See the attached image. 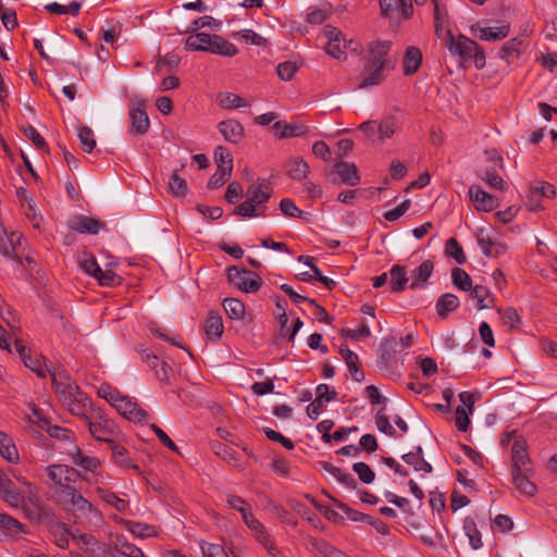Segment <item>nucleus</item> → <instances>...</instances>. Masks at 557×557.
Returning <instances> with one entry per match:
<instances>
[{
    "instance_id": "c85d7f7f",
    "label": "nucleus",
    "mask_w": 557,
    "mask_h": 557,
    "mask_svg": "<svg viewBox=\"0 0 557 557\" xmlns=\"http://www.w3.org/2000/svg\"><path fill=\"white\" fill-rule=\"evenodd\" d=\"M224 331L222 317L218 312H210L205 324L206 335L211 341H218L221 338Z\"/></svg>"
},
{
    "instance_id": "13d9d810",
    "label": "nucleus",
    "mask_w": 557,
    "mask_h": 557,
    "mask_svg": "<svg viewBox=\"0 0 557 557\" xmlns=\"http://www.w3.org/2000/svg\"><path fill=\"white\" fill-rule=\"evenodd\" d=\"M497 312L500 315L503 323L509 329H517L520 324V317L515 308L508 307L505 309H498Z\"/></svg>"
},
{
    "instance_id": "72a5a7b5",
    "label": "nucleus",
    "mask_w": 557,
    "mask_h": 557,
    "mask_svg": "<svg viewBox=\"0 0 557 557\" xmlns=\"http://www.w3.org/2000/svg\"><path fill=\"white\" fill-rule=\"evenodd\" d=\"M286 171L293 180L301 181L308 176L310 168L304 159L293 158L287 162Z\"/></svg>"
},
{
    "instance_id": "aec40b11",
    "label": "nucleus",
    "mask_w": 557,
    "mask_h": 557,
    "mask_svg": "<svg viewBox=\"0 0 557 557\" xmlns=\"http://www.w3.org/2000/svg\"><path fill=\"white\" fill-rule=\"evenodd\" d=\"M341 182L348 186H356L360 182V175L355 163L339 161L334 165Z\"/></svg>"
},
{
    "instance_id": "9d476101",
    "label": "nucleus",
    "mask_w": 557,
    "mask_h": 557,
    "mask_svg": "<svg viewBox=\"0 0 557 557\" xmlns=\"http://www.w3.org/2000/svg\"><path fill=\"white\" fill-rule=\"evenodd\" d=\"M67 455L72 463L83 471L90 472L94 476L100 475L101 461L98 458L86 455L78 446H73V448L67 451Z\"/></svg>"
},
{
    "instance_id": "f8f14e48",
    "label": "nucleus",
    "mask_w": 557,
    "mask_h": 557,
    "mask_svg": "<svg viewBox=\"0 0 557 557\" xmlns=\"http://www.w3.org/2000/svg\"><path fill=\"white\" fill-rule=\"evenodd\" d=\"M113 407L121 416L134 422H143L148 417L144 409L124 395L119 398Z\"/></svg>"
},
{
    "instance_id": "e433bc0d",
    "label": "nucleus",
    "mask_w": 557,
    "mask_h": 557,
    "mask_svg": "<svg viewBox=\"0 0 557 557\" xmlns=\"http://www.w3.org/2000/svg\"><path fill=\"white\" fill-rule=\"evenodd\" d=\"M223 308L227 317L232 320H243L246 313L244 302L237 298L224 299Z\"/></svg>"
},
{
    "instance_id": "3c124183",
    "label": "nucleus",
    "mask_w": 557,
    "mask_h": 557,
    "mask_svg": "<svg viewBox=\"0 0 557 557\" xmlns=\"http://www.w3.org/2000/svg\"><path fill=\"white\" fill-rule=\"evenodd\" d=\"M98 283L101 285V286H108V287H112V286H117L122 283V277L119 276L114 271H112L111 269H104L102 270L100 268V272H98L96 274V277H95Z\"/></svg>"
},
{
    "instance_id": "dca6fc26",
    "label": "nucleus",
    "mask_w": 557,
    "mask_h": 557,
    "mask_svg": "<svg viewBox=\"0 0 557 557\" xmlns=\"http://www.w3.org/2000/svg\"><path fill=\"white\" fill-rule=\"evenodd\" d=\"M512 470L531 471L528 467L530 459L527 451V442L522 437H517L511 447Z\"/></svg>"
},
{
    "instance_id": "c756f323",
    "label": "nucleus",
    "mask_w": 557,
    "mask_h": 557,
    "mask_svg": "<svg viewBox=\"0 0 557 557\" xmlns=\"http://www.w3.org/2000/svg\"><path fill=\"white\" fill-rule=\"evenodd\" d=\"M403 460L412 466L416 471H422L423 473H430L432 471V466L424 460L422 448L419 446L416 451H410L403 455Z\"/></svg>"
},
{
    "instance_id": "79ce46f5",
    "label": "nucleus",
    "mask_w": 557,
    "mask_h": 557,
    "mask_svg": "<svg viewBox=\"0 0 557 557\" xmlns=\"http://www.w3.org/2000/svg\"><path fill=\"white\" fill-rule=\"evenodd\" d=\"M463 530L468 536L471 547L473 549H479L482 546V539L474 520L471 518H466L463 521Z\"/></svg>"
},
{
    "instance_id": "bb28decb",
    "label": "nucleus",
    "mask_w": 557,
    "mask_h": 557,
    "mask_svg": "<svg viewBox=\"0 0 557 557\" xmlns=\"http://www.w3.org/2000/svg\"><path fill=\"white\" fill-rule=\"evenodd\" d=\"M95 493L106 504L112 506L119 512H126L129 503L126 499L119 497L115 493L110 492L102 487H96Z\"/></svg>"
},
{
    "instance_id": "b1692460",
    "label": "nucleus",
    "mask_w": 557,
    "mask_h": 557,
    "mask_svg": "<svg viewBox=\"0 0 557 557\" xmlns=\"http://www.w3.org/2000/svg\"><path fill=\"white\" fill-rule=\"evenodd\" d=\"M422 62V52L417 47H408L403 58V71L405 75H413Z\"/></svg>"
},
{
    "instance_id": "c03bdc74",
    "label": "nucleus",
    "mask_w": 557,
    "mask_h": 557,
    "mask_svg": "<svg viewBox=\"0 0 557 557\" xmlns=\"http://www.w3.org/2000/svg\"><path fill=\"white\" fill-rule=\"evenodd\" d=\"M214 160L216 163V169L225 170L228 173L233 171V157L230 151L223 147L219 146L214 150Z\"/></svg>"
},
{
    "instance_id": "4be33fe9",
    "label": "nucleus",
    "mask_w": 557,
    "mask_h": 557,
    "mask_svg": "<svg viewBox=\"0 0 557 557\" xmlns=\"http://www.w3.org/2000/svg\"><path fill=\"white\" fill-rule=\"evenodd\" d=\"M188 34L189 36L185 40L184 48L189 51L207 52L208 47L212 41L213 34H207L205 32H195Z\"/></svg>"
},
{
    "instance_id": "338daca9",
    "label": "nucleus",
    "mask_w": 557,
    "mask_h": 557,
    "mask_svg": "<svg viewBox=\"0 0 557 557\" xmlns=\"http://www.w3.org/2000/svg\"><path fill=\"white\" fill-rule=\"evenodd\" d=\"M371 334L369 326L366 323H361L357 329L343 330V336L359 341L361 338L369 337Z\"/></svg>"
},
{
    "instance_id": "423d86ee",
    "label": "nucleus",
    "mask_w": 557,
    "mask_h": 557,
    "mask_svg": "<svg viewBox=\"0 0 557 557\" xmlns=\"http://www.w3.org/2000/svg\"><path fill=\"white\" fill-rule=\"evenodd\" d=\"M322 35L327 39L325 45L326 53L337 60L346 59V52L343 48L348 46L351 50L356 51L359 47V45L352 40L346 44L343 39L342 32L332 25H325L322 29Z\"/></svg>"
},
{
    "instance_id": "39448f33",
    "label": "nucleus",
    "mask_w": 557,
    "mask_h": 557,
    "mask_svg": "<svg viewBox=\"0 0 557 557\" xmlns=\"http://www.w3.org/2000/svg\"><path fill=\"white\" fill-rule=\"evenodd\" d=\"M79 417L88 428L90 435L99 442L112 443L109 436L115 432V425L112 420L106 417L101 409L91 408V404L84 410Z\"/></svg>"
},
{
    "instance_id": "5fc2aeb1",
    "label": "nucleus",
    "mask_w": 557,
    "mask_h": 557,
    "mask_svg": "<svg viewBox=\"0 0 557 557\" xmlns=\"http://www.w3.org/2000/svg\"><path fill=\"white\" fill-rule=\"evenodd\" d=\"M445 252L447 256L454 258L458 264H463L467 260L462 247L455 238H449L446 242Z\"/></svg>"
},
{
    "instance_id": "f3484780",
    "label": "nucleus",
    "mask_w": 557,
    "mask_h": 557,
    "mask_svg": "<svg viewBox=\"0 0 557 557\" xmlns=\"http://www.w3.org/2000/svg\"><path fill=\"white\" fill-rule=\"evenodd\" d=\"M0 492L3 495V499L12 507H20L23 503L21 493L9 476L2 471H0Z\"/></svg>"
},
{
    "instance_id": "4d7b16f0",
    "label": "nucleus",
    "mask_w": 557,
    "mask_h": 557,
    "mask_svg": "<svg viewBox=\"0 0 557 557\" xmlns=\"http://www.w3.org/2000/svg\"><path fill=\"white\" fill-rule=\"evenodd\" d=\"M220 26H221L220 21L214 20L212 16L206 15V16L195 20L190 24V26L186 30V33H195L198 29L206 28V27L211 28V29H218Z\"/></svg>"
},
{
    "instance_id": "f257e3e1",
    "label": "nucleus",
    "mask_w": 557,
    "mask_h": 557,
    "mask_svg": "<svg viewBox=\"0 0 557 557\" xmlns=\"http://www.w3.org/2000/svg\"><path fill=\"white\" fill-rule=\"evenodd\" d=\"M392 42L389 40H375L368 45L367 58L359 89H366L381 84L385 78V71L394 69L396 58L389 55Z\"/></svg>"
},
{
    "instance_id": "e2e57ef3",
    "label": "nucleus",
    "mask_w": 557,
    "mask_h": 557,
    "mask_svg": "<svg viewBox=\"0 0 557 557\" xmlns=\"http://www.w3.org/2000/svg\"><path fill=\"white\" fill-rule=\"evenodd\" d=\"M234 214L244 218H255L261 215L262 213L258 211V207L256 205L246 199V201L235 208Z\"/></svg>"
},
{
    "instance_id": "680f3d73",
    "label": "nucleus",
    "mask_w": 557,
    "mask_h": 557,
    "mask_svg": "<svg viewBox=\"0 0 557 557\" xmlns=\"http://www.w3.org/2000/svg\"><path fill=\"white\" fill-rule=\"evenodd\" d=\"M0 528L14 532H25V525L7 513H0Z\"/></svg>"
},
{
    "instance_id": "9b49d317",
    "label": "nucleus",
    "mask_w": 557,
    "mask_h": 557,
    "mask_svg": "<svg viewBox=\"0 0 557 557\" xmlns=\"http://www.w3.org/2000/svg\"><path fill=\"white\" fill-rule=\"evenodd\" d=\"M129 119L132 122V127L129 133H135L137 135H144L148 132L150 126L149 117L145 111V102L144 100H137L132 104L129 111Z\"/></svg>"
},
{
    "instance_id": "a211bd4d",
    "label": "nucleus",
    "mask_w": 557,
    "mask_h": 557,
    "mask_svg": "<svg viewBox=\"0 0 557 557\" xmlns=\"http://www.w3.org/2000/svg\"><path fill=\"white\" fill-rule=\"evenodd\" d=\"M218 128L224 139L231 144H238L245 135L243 125L236 120H226L219 123Z\"/></svg>"
},
{
    "instance_id": "0eeeda50",
    "label": "nucleus",
    "mask_w": 557,
    "mask_h": 557,
    "mask_svg": "<svg viewBox=\"0 0 557 557\" xmlns=\"http://www.w3.org/2000/svg\"><path fill=\"white\" fill-rule=\"evenodd\" d=\"M227 274L230 282L245 293H255L261 286L260 276L249 270L231 267Z\"/></svg>"
},
{
    "instance_id": "c9c22d12",
    "label": "nucleus",
    "mask_w": 557,
    "mask_h": 557,
    "mask_svg": "<svg viewBox=\"0 0 557 557\" xmlns=\"http://www.w3.org/2000/svg\"><path fill=\"white\" fill-rule=\"evenodd\" d=\"M469 292H471L470 296L476 300V308L479 310L492 307L494 299L485 286L475 285Z\"/></svg>"
},
{
    "instance_id": "2eb2a0df",
    "label": "nucleus",
    "mask_w": 557,
    "mask_h": 557,
    "mask_svg": "<svg viewBox=\"0 0 557 557\" xmlns=\"http://www.w3.org/2000/svg\"><path fill=\"white\" fill-rule=\"evenodd\" d=\"M69 227L82 234L88 233L95 235L104 227V224L96 219L78 214L69 220Z\"/></svg>"
},
{
    "instance_id": "412c9836",
    "label": "nucleus",
    "mask_w": 557,
    "mask_h": 557,
    "mask_svg": "<svg viewBox=\"0 0 557 557\" xmlns=\"http://www.w3.org/2000/svg\"><path fill=\"white\" fill-rule=\"evenodd\" d=\"M207 52L231 58L238 53V49L234 44L224 39L222 36L213 34L212 41L208 47Z\"/></svg>"
},
{
    "instance_id": "cd10ccee",
    "label": "nucleus",
    "mask_w": 557,
    "mask_h": 557,
    "mask_svg": "<svg viewBox=\"0 0 557 557\" xmlns=\"http://www.w3.org/2000/svg\"><path fill=\"white\" fill-rule=\"evenodd\" d=\"M380 7L383 15H388L393 11L401 10L404 17L408 18L413 12L410 0H380Z\"/></svg>"
},
{
    "instance_id": "a18cd8bd",
    "label": "nucleus",
    "mask_w": 557,
    "mask_h": 557,
    "mask_svg": "<svg viewBox=\"0 0 557 557\" xmlns=\"http://www.w3.org/2000/svg\"><path fill=\"white\" fill-rule=\"evenodd\" d=\"M168 188L172 196L182 198L186 196L188 187L186 181L174 172L168 182Z\"/></svg>"
},
{
    "instance_id": "473e14b6",
    "label": "nucleus",
    "mask_w": 557,
    "mask_h": 557,
    "mask_svg": "<svg viewBox=\"0 0 557 557\" xmlns=\"http://www.w3.org/2000/svg\"><path fill=\"white\" fill-rule=\"evenodd\" d=\"M119 522L121 524H123L127 531H129L132 534H134L137 537L144 539V537L157 535L154 527H152L150 524L136 522V521H132V520H125V519H120Z\"/></svg>"
},
{
    "instance_id": "ddd939ff",
    "label": "nucleus",
    "mask_w": 557,
    "mask_h": 557,
    "mask_svg": "<svg viewBox=\"0 0 557 557\" xmlns=\"http://www.w3.org/2000/svg\"><path fill=\"white\" fill-rule=\"evenodd\" d=\"M469 197L478 211L490 212L498 207V200L480 186H470Z\"/></svg>"
},
{
    "instance_id": "6e6552de",
    "label": "nucleus",
    "mask_w": 557,
    "mask_h": 557,
    "mask_svg": "<svg viewBox=\"0 0 557 557\" xmlns=\"http://www.w3.org/2000/svg\"><path fill=\"white\" fill-rule=\"evenodd\" d=\"M64 509L77 512L78 517L85 518L88 524L97 527L103 522L102 513L81 493Z\"/></svg>"
},
{
    "instance_id": "49530a36",
    "label": "nucleus",
    "mask_w": 557,
    "mask_h": 557,
    "mask_svg": "<svg viewBox=\"0 0 557 557\" xmlns=\"http://www.w3.org/2000/svg\"><path fill=\"white\" fill-rule=\"evenodd\" d=\"M451 280L454 285L463 292H469L472 288V280L470 275L460 268L451 270Z\"/></svg>"
},
{
    "instance_id": "603ef678",
    "label": "nucleus",
    "mask_w": 557,
    "mask_h": 557,
    "mask_svg": "<svg viewBox=\"0 0 557 557\" xmlns=\"http://www.w3.org/2000/svg\"><path fill=\"white\" fill-rule=\"evenodd\" d=\"M22 360L25 367L35 372L39 377H46L49 372V370L42 366V358L40 356L27 354Z\"/></svg>"
},
{
    "instance_id": "f03ea898",
    "label": "nucleus",
    "mask_w": 557,
    "mask_h": 557,
    "mask_svg": "<svg viewBox=\"0 0 557 557\" xmlns=\"http://www.w3.org/2000/svg\"><path fill=\"white\" fill-rule=\"evenodd\" d=\"M50 374L58 398L63 406L72 414H83L90 405L88 396L79 389L66 370L59 369Z\"/></svg>"
},
{
    "instance_id": "5701e85b",
    "label": "nucleus",
    "mask_w": 557,
    "mask_h": 557,
    "mask_svg": "<svg viewBox=\"0 0 557 557\" xmlns=\"http://www.w3.org/2000/svg\"><path fill=\"white\" fill-rule=\"evenodd\" d=\"M433 270L434 263L431 260H424L417 269L413 270L409 287L411 289L424 287L429 277L433 273Z\"/></svg>"
},
{
    "instance_id": "20e7f679",
    "label": "nucleus",
    "mask_w": 557,
    "mask_h": 557,
    "mask_svg": "<svg viewBox=\"0 0 557 557\" xmlns=\"http://www.w3.org/2000/svg\"><path fill=\"white\" fill-rule=\"evenodd\" d=\"M445 47L451 55L459 58L461 61H472L479 70L486 64L484 50L472 39L465 35L455 37L450 30L445 33Z\"/></svg>"
},
{
    "instance_id": "de8ad7c7",
    "label": "nucleus",
    "mask_w": 557,
    "mask_h": 557,
    "mask_svg": "<svg viewBox=\"0 0 557 557\" xmlns=\"http://www.w3.org/2000/svg\"><path fill=\"white\" fill-rule=\"evenodd\" d=\"M273 128L278 133V137H295L305 133V126L298 124H286L284 122H275Z\"/></svg>"
},
{
    "instance_id": "774afa93",
    "label": "nucleus",
    "mask_w": 557,
    "mask_h": 557,
    "mask_svg": "<svg viewBox=\"0 0 557 557\" xmlns=\"http://www.w3.org/2000/svg\"><path fill=\"white\" fill-rule=\"evenodd\" d=\"M201 549L203 557H228L224 548L218 544L206 543Z\"/></svg>"
},
{
    "instance_id": "8fccbe9b",
    "label": "nucleus",
    "mask_w": 557,
    "mask_h": 557,
    "mask_svg": "<svg viewBox=\"0 0 557 557\" xmlns=\"http://www.w3.org/2000/svg\"><path fill=\"white\" fill-rule=\"evenodd\" d=\"M27 486L26 500L27 503L38 510V512H48V508L44 505L38 488L29 482H25Z\"/></svg>"
},
{
    "instance_id": "69168bd1",
    "label": "nucleus",
    "mask_w": 557,
    "mask_h": 557,
    "mask_svg": "<svg viewBox=\"0 0 557 557\" xmlns=\"http://www.w3.org/2000/svg\"><path fill=\"white\" fill-rule=\"evenodd\" d=\"M98 395L101 398H104L108 403H110V405L112 407L115 405V403L122 396V394L117 389L111 387L108 384L100 385V387L98 388Z\"/></svg>"
},
{
    "instance_id": "bf43d9fd",
    "label": "nucleus",
    "mask_w": 557,
    "mask_h": 557,
    "mask_svg": "<svg viewBox=\"0 0 557 557\" xmlns=\"http://www.w3.org/2000/svg\"><path fill=\"white\" fill-rule=\"evenodd\" d=\"M234 37L240 40H244L246 44L255 45V46H263L267 40L253 32L252 29H242L239 32L234 33Z\"/></svg>"
},
{
    "instance_id": "7ed1b4c3",
    "label": "nucleus",
    "mask_w": 557,
    "mask_h": 557,
    "mask_svg": "<svg viewBox=\"0 0 557 557\" xmlns=\"http://www.w3.org/2000/svg\"><path fill=\"white\" fill-rule=\"evenodd\" d=\"M47 476L51 481V490L55 502L63 508L73 502L79 492L72 485L79 472L65 465H51L47 468Z\"/></svg>"
},
{
    "instance_id": "052dcab7",
    "label": "nucleus",
    "mask_w": 557,
    "mask_h": 557,
    "mask_svg": "<svg viewBox=\"0 0 557 557\" xmlns=\"http://www.w3.org/2000/svg\"><path fill=\"white\" fill-rule=\"evenodd\" d=\"M352 470L362 483L370 484L374 481L375 474L366 462H356Z\"/></svg>"
},
{
    "instance_id": "ea45409f",
    "label": "nucleus",
    "mask_w": 557,
    "mask_h": 557,
    "mask_svg": "<svg viewBox=\"0 0 557 557\" xmlns=\"http://www.w3.org/2000/svg\"><path fill=\"white\" fill-rule=\"evenodd\" d=\"M113 548L117 554L125 557H146L139 547L121 537L116 539Z\"/></svg>"
},
{
    "instance_id": "4468645a",
    "label": "nucleus",
    "mask_w": 557,
    "mask_h": 557,
    "mask_svg": "<svg viewBox=\"0 0 557 557\" xmlns=\"http://www.w3.org/2000/svg\"><path fill=\"white\" fill-rule=\"evenodd\" d=\"M478 245L482 252L488 258H495L506 251V246L495 240L485 230L481 228L476 233Z\"/></svg>"
},
{
    "instance_id": "f704fd0d",
    "label": "nucleus",
    "mask_w": 557,
    "mask_h": 557,
    "mask_svg": "<svg viewBox=\"0 0 557 557\" xmlns=\"http://www.w3.org/2000/svg\"><path fill=\"white\" fill-rule=\"evenodd\" d=\"M341 355L343 356L352 379L357 382L363 381L364 374L358 368L359 358L357 354L347 347H341Z\"/></svg>"
},
{
    "instance_id": "864d4df0",
    "label": "nucleus",
    "mask_w": 557,
    "mask_h": 557,
    "mask_svg": "<svg viewBox=\"0 0 557 557\" xmlns=\"http://www.w3.org/2000/svg\"><path fill=\"white\" fill-rule=\"evenodd\" d=\"M78 263L81 269L88 275L96 277V274L100 272V267L97 263L95 257L87 252H83L79 256Z\"/></svg>"
},
{
    "instance_id": "a19ab883",
    "label": "nucleus",
    "mask_w": 557,
    "mask_h": 557,
    "mask_svg": "<svg viewBox=\"0 0 557 557\" xmlns=\"http://www.w3.org/2000/svg\"><path fill=\"white\" fill-rule=\"evenodd\" d=\"M0 455L9 462H15L18 460L17 450L12 443L11 438L3 432L0 431Z\"/></svg>"
},
{
    "instance_id": "2f4dec72",
    "label": "nucleus",
    "mask_w": 557,
    "mask_h": 557,
    "mask_svg": "<svg viewBox=\"0 0 557 557\" xmlns=\"http://www.w3.org/2000/svg\"><path fill=\"white\" fill-rule=\"evenodd\" d=\"M460 305L459 298L454 294H444L436 301V312L441 318H446L448 313L455 311Z\"/></svg>"
},
{
    "instance_id": "1a4fd4ad",
    "label": "nucleus",
    "mask_w": 557,
    "mask_h": 557,
    "mask_svg": "<svg viewBox=\"0 0 557 557\" xmlns=\"http://www.w3.org/2000/svg\"><path fill=\"white\" fill-rule=\"evenodd\" d=\"M488 160L493 163V169H481L478 173L481 180H483L491 188L504 190L505 182L502 176L498 175V170L503 169V158L497 152H487Z\"/></svg>"
},
{
    "instance_id": "393cba45",
    "label": "nucleus",
    "mask_w": 557,
    "mask_h": 557,
    "mask_svg": "<svg viewBox=\"0 0 557 557\" xmlns=\"http://www.w3.org/2000/svg\"><path fill=\"white\" fill-rule=\"evenodd\" d=\"M530 471L512 470V481L516 488L523 495L532 497L536 494L537 487L529 478Z\"/></svg>"
},
{
    "instance_id": "58836bf2",
    "label": "nucleus",
    "mask_w": 557,
    "mask_h": 557,
    "mask_svg": "<svg viewBox=\"0 0 557 557\" xmlns=\"http://www.w3.org/2000/svg\"><path fill=\"white\" fill-rule=\"evenodd\" d=\"M218 103L223 109H239L248 104V102L233 92H221L218 96Z\"/></svg>"
},
{
    "instance_id": "a878e982",
    "label": "nucleus",
    "mask_w": 557,
    "mask_h": 557,
    "mask_svg": "<svg viewBox=\"0 0 557 557\" xmlns=\"http://www.w3.org/2000/svg\"><path fill=\"white\" fill-rule=\"evenodd\" d=\"M408 272L405 267L394 264L389 270V286L392 292L401 293L408 284Z\"/></svg>"
},
{
    "instance_id": "6ab92c4d",
    "label": "nucleus",
    "mask_w": 557,
    "mask_h": 557,
    "mask_svg": "<svg viewBox=\"0 0 557 557\" xmlns=\"http://www.w3.org/2000/svg\"><path fill=\"white\" fill-rule=\"evenodd\" d=\"M272 195V188L265 184L264 181H258L247 188V199L256 205L258 208L267 202Z\"/></svg>"
},
{
    "instance_id": "09e8293b",
    "label": "nucleus",
    "mask_w": 557,
    "mask_h": 557,
    "mask_svg": "<svg viewBox=\"0 0 557 557\" xmlns=\"http://www.w3.org/2000/svg\"><path fill=\"white\" fill-rule=\"evenodd\" d=\"M77 137L79 138V141L85 152L90 153L96 147L95 135L90 127L85 125L79 126L77 128Z\"/></svg>"
},
{
    "instance_id": "0e129e2a",
    "label": "nucleus",
    "mask_w": 557,
    "mask_h": 557,
    "mask_svg": "<svg viewBox=\"0 0 557 557\" xmlns=\"http://www.w3.org/2000/svg\"><path fill=\"white\" fill-rule=\"evenodd\" d=\"M337 507L347 516V518L351 521H355V522H362V523H367L370 521V517L369 515H366L363 512H360L358 510H355L350 507H348L347 505L343 504V503H339L337 505Z\"/></svg>"
},
{
    "instance_id": "4c0bfd02",
    "label": "nucleus",
    "mask_w": 557,
    "mask_h": 557,
    "mask_svg": "<svg viewBox=\"0 0 557 557\" xmlns=\"http://www.w3.org/2000/svg\"><path fill=\"white\" fill-rule=\"evenodd\" d=\"M509 35V25L503 24L500 26L496 27H482L480 28V39L481 40H487V41H494V40H500L503 38H506Z\"/></svg>"
},
{
    "instance_id": "7c9ffc66",
    "label": "nucleus",
    "mask_w": 557,
    "mask_h": 557,
    "mask_svg": "<svg viewBox=\"0 0 557 557\" xmlns=\"http://www.w3.org/2000/svg\"><path fill=\"white\" fill-rule=\"evenodd\" d=\"M524 47L525 42L523 39L512 38L504 44L499 51V57L506 62H511L512 60L519 58L521 50Z\"/></svg>"
},
{
    "instance_id": "37998d69",
    "label": "nucleus",
    "mask_w": 557,
    "mask_h": 557,
    "mask_svg": "<svg viewBox=\"0 0 557 557\" xmlns=\"http://www.w3.org/2000/svg\"><path fill=\"white\" fill-rule=\"evenodd\" d=\"M110 444H111L112 457L116 465H119L120 467H123V468H131V469L138 471V466L133 463L131 461V459L127 457V451H126L125 447L117 445L113 442Z\"/></svg>"
},
{
    "instance_id": "6e6d98bb",
    "label": "nucleus",
    "mask_w": 557,
    "mask_h": 557,
    "mask_svg": "<svg viewBox=\"0 0 557 557\" xmlns=\"http://www.w3.org/2000/svg\"><path fill=\"white\" fill-rule=\"evenodd\" d=\"M397 127V123L393 117L382 120L377 125V139L383 141L391 138L396 133Z\"/></svg>"
}]
</instances>
